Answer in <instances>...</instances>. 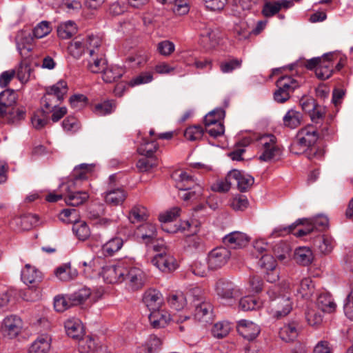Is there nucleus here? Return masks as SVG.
Here are the masks:
<instances>
[{"instance_id": "5701e85b", "label": "nucleus", "mask_w": 353, "mask_h": 353, "mask_svg": "<svg viewBox=\"0 0 353 353\" xmlns=\"http://www.w3.org/2000/svg\"><path fill=\"white\" fill-rule=\"evenodd\" d=\"M22 281L26 285L36 284L41 279V273L35 267L26 264L21 270Z\"/></svg>"}, {"instance_id": "79ce46f5", "label": "nucleus", "mask_w": 353, "mask_h": 353, "mask_svg": "<svg viewBox=\"0 0 353 353\" xmlns=\"http://www.w3.org/2000/svg\"><path fill=\"white\" fill-rule=\"evenodd\" d=\"M123 245V240L120 237H114L110 239L102 246V251L105 255L112 256L118 252Z\"/></svg>"}, {"instance_id": "4c0bfd02", "label": "nucleus", "mask_w": 353, "mask_h": 353, "mask_svg": "<svg viewBox=\"0 0 353 353\" xmlns=\"http://www.w3.org/2000/svg\"><path fill=\"white\" fill-rule=\"evenodd\" d=\"M225 112L221 108H216L204 117V123L206 127H210L212 125H217L219 123H223L225 117Z\"/></svg>"}, {"instance_id": "a878e982", "label": "nucleus", "mask_w": 353, "mask_h": 353, "mask_svg": "<svg viewBox=\"0 0 353 353\" xmlns=\"http://www.w3.org/2000/svg\"><path fill=\"white\" fill-rule=\"evenodd\" d=\"M125 73V70L117 65L105 66L101 72L102 79L105 83H113L117 81Z\"/></svg>"}, {"instance_id": "09e8293b", "label": "nucleus", "mask_w": 353, "mask_h": 353, "mask_svg": "<svg viewBox=\"0 0 353 353\" xmlns=\"http://www.w3.org/2000/svg\"><path fill=\"white\" fill-rule=\"evenodd\" d=\"M290 245L282 241L276 243L273 247V252L275 256L281 261H283L290 258Z\"/></svg>"}, {"instance_id": "864d4df0", "label": "nucleus", "mask_w": 353, "mask_h": 353, "mask_svg": "<svg viewBox=\"0 0 353 353\" xmlns=\"http://www.w3.org/2000/svg\"><path fill=\"white\" fill-rule=\"evenodd\" d=\"M50 343L47 338L39 337L34 341L29 348V353H47Z\"/></svg>"}, {"instance_id": "7ed1b4c3", "label": "nucleus", "mask_w": 353, "mask_h": 353, "mask_svg": "<svg viewBox=\"0 0 353 353\" xmlns=\"http://www.w3.org/2000/svg\"><path fill=\"white\" fill-rule=\"evenodd\" d=\"M280 289L279 286L274 285L268 291V294L274 302L272 306L274 307V316L281 318L288 314L292 310V302L288 296H276Z\"/></svg>"}, {"instance_id": "4be33fe9", "label": "nucleus", "mask_w": 353, "mask_h": 353, "mask_svg": "<svg viewBox=\"0 0 353 353\" xmlns=\"http://www.w3.org/2000/svg\"><path fill=\"white\" fill-rule=\"evenodd\" d=\"M148 319L154 328L164 327L171 320L170 314L167 311L159 309L152 311Z\"/></svg>"}, {"instance_id": "052dcab7", "label": "nucleus", "mask_w": 353, "mask_h": 353, "mask_svg": "<svg viewBox=\"0 0 353 353\" xmlns=\"http://www.w3.org/2000/svg\"><path fill=\"white\" fill-rule=\"evenodd\" d=\"M230 329L231 327L229 323L219 322L213 326L212 334L215 338L222 339L229 334Z\"/></svg>"}, {"instance_id": "5fc2aeb1", "label": "nucleus", "mask_w": 353, "mask_h": 353, "mask_svg": "<svg viewBox=\"0 0 353 353\" xmlns=\"http://www.w3.org/2000/svg\"><path fill=\"white\" fill-rule=\"evenodd\" d=\"M68 50L72 57L77 59L79 58L83 53L86 52L83 39L77 38L74 39L69 45Z\"/></svg>"}, {"instance_id": "aec40b11", "label": "nucleus", "mask_w": 353, "mask_h": 353, "mask_svg": "<svg viewBox=\"0 0 353 353\" xmlns=\"http://www.w3.org/2000/svg\"><path fill=\"white\" fill-rule=\"evenodd\" d=\"M26 115V110L25 108L14 106L6 110L1 119H5L8 124L18 125L25 119Z\"/></svg>"}, {"instance_id": "9d476101", "label": "nucleus", "mask_w": 353, "mask_h": 353, "mask_svg": "<svg viewBox=\"0 0 353 353\" xmlns=\"http://www.w3.org/2000/svg\"><path fill=\"white\" fill-rule=\"evenodd\" d=\"M238 333L245 339L254 341L259 334L261 330L258 325L245 319L240 320L236 325Z\"/></svg>"}, {"instance_id": "f03ea898", "label": "nucleus", "mask_w": 353, "mask_h": 353, "mask_svg": "<svg viewBox=\"0 0 353 353\" xmlns=\"http://www.w3.org/2000/svg\"><path fill=\"white\" fill-rule=\"evenodd\" d=\"M154 250L159 252L152 259V263L162 272L174 270L177 264L174 256L166 251L163 243L154 245Z\"/></svg>"}, {"instance_id": "f704fd0d", "label": "nucleus", "mask_w": 353, "mask_h": 353, "mask_svg": "<svg viewBox=\"0 0 353 353\" xmlns=\"http://www.w3.org/2000/svg\"><path fill=\"white\" fill-rule=\"evenodd\" d=\"M276 88L292 94L295 89L299 87V82L291 76H282L276 82Z\"/></svg>"}, {"instance_id": "6ab92c4d", "label": "nucleus", "mask_w": 353, "mask_h": 353, "mask_svg": "<svg viewBox=\"0 0 353 353\" xmlns=\"http://www.w3.org/2000/svg\"><path fill=\"white\" fill-rule=\"evenodd\" d=\"M32 37L25 32H19L15 37L17 50L22 57H28L32 50Z\"/></svg>"}, {"instance_id": "c9c22d12", "label": "nucleus", "mask_w": 353, "mask_h": 353, "mask_svg": "<svg viewBox=\"0 0 353 353\" xmlns=\"http://www.w3.org/2000/svg\"><path fill=\"white\" fill-rule=\"evenodd\" d=\"M201 42L204 48H214L217 43L216 34L210 27L205 28L201 32Z\"/></svg>"}, {"instance_id": "603ef678", "label": "nucleus", "mask_w": 353, "mask_h": 353, "mask_svg": "<svg viewBox=\"0 0 353 353\" xmlns=\"http://www.w3.org/2000/svg\"><path fill=\"white\" fill-rule=\"evenodd\" d=\"M242 60L240 59H230L223 61L219 63V68L222 73H231L241 67Z\"/></svg>"}, {"instance_id": "2f4dec72", "label": "nucleus", "mask_w": 353, "mask_h": 353, "mask_svg": "<svg viewBox=\"0 0 353 353\" xmlns=\"http://www.w3.org/2000/svg\"><path fill=\"white\" fill-rule=\"evenodd\" d=\"M303 119L302 113L294 109L289 110L283 117L285 126L294 129L301 125Z\"/></svg>"}, {"instance_id": "774afa93", "label": "nucleus", "mask_w": 353, "mask_h": 353, "mask_svg": "<svg viewBox=\"0 0 353 353\" xmlns=\"http://www.w3.org/2000/svg\"><path fill=\"white\" fill-rule=\"evenodd\" d=\"M157 143L154 141H144L138 148V152L141 155L146 157H152L157 150Z\"/></svg>"}, {"instance_id": "37998d69", "label": "nucleus", "mask_w": 353, "mask_h": 353, "mask_svg": "<svg viewBox=\"0 0 353 353\" xmlns=\"http://www.w3.org/2000/svg\"><path fill=\"white\" fill-rule=\"evenodd\" d=\"M168 303L173 309L180 311L187 304V298L181 292L172 293L168 298Z\"/></svg>"}, {"instance_id": "e433bc0d", "label": "nucleus", "mask_w": 353, "mask_h": 353, "mask_svg": "<svg viewBox=\"0 0 353 353\" xmlns=\"http://www.w3.org/2000/svg\"><path fill=\"white\" fill-rule=\"evenodd\" d=\"M252 26V23H249L246 21H241L234 27L235 37L240 41L248 39L250 34H252L251 30Z\"/></svg>"}, {"instance_id": "39448f33", "label": "nucleus", "mask_w": 353, "mask_h": 353, "mask_svg": "<svg viewBox=\"0 0 353 353\" xmlns=\"http://www.w3.org/2000/svg\"><path fill=\"white\" fill-rule=\"evenodd\" d=\"M339 54L330 52L322 56L320 65L316 68V77L320 80H326L332 77L334 72V64L337 61Z\"/></svg>"}, {"instance_id": "680f3d73", "label": "nucleus", "mask_w": 353, "mask_h": 353, "mask_svg": "<svg viewBox=\"0 0 353 353\" xmlns=\"http://www.w3.org/2000/svg\"><path fill=\"white\" fill-rule=\"evenodd\" d=\"M115 105L112 101H105L100 103H97L94 106V112L99 116H105L111 114L114 111Z\"/></svg>"}, {"instance_id": "3c124183", "label": "nucleus", "mask_w": 353, "mask_h": 353, "mask_svg": "<svg viewBox=\"0 0 353 353\" xmlns=\"http://www.w3.org/2000/svg\"><path fill=\"white\" fill-rule=\"evenodd\" d=\"M261 303L252 296H245L239 301V307L243 311H249L261 307Z\"/></svg>"}, {"instance_id": "9b49d317", "label": "nucleus", "mask_w": 353, "mask_h": 353, "mask_svg": "<svg viewBox=\"0 0 353 353\" xmlns=\"http://www.w3.org/2000/svg\"><path fill=\"white\" fill-rule=\"evenodd\" d=\"M87 61V68L92 73H101L107 65L103 51L91 50Z\"/></svg>"}, {"instance_id": "bb28decb", "label": "nucleus", "mask_w": 353, "mask_h": 353, "mask_svg": "<svg viewBox=\"0 0 353 353\" xmlns=\"http://www.w3.org/2000/svg\"><path fill=\"white\" fill-rule=\"evenodd\" d=\"M194 318L198 321L208 322L211 320L212 307L207 302L202 301L195 303Z\"/></svg>"}, {"instance_id": "dca6fc26", "label": "nucleus", "mask_w": 353, "mask_h": 353, "mask_svg": "<svg viewBox=\"0 0 353 353\" xmlns=\"http://www.w3.org/2000/svg\"><path fill=\"white\" fill-rule=\"evenodd\" d=\"M229 179H233V184L236 183L241 192H245L254 183L252 176L237 170L229 172Z\"/></svg>"}, {"instance_id": "cd10ccee", "label": "nucleus", "mask_w": 353, "mask_h": 353, "mask_svg": "<svg viewBox=\"0 0 353 353\" xmlns=\"http://www.w3.org/2000/svg\"><path fill=\"white\" fill-rule=\"evenodd\" d=\"M79 351L81 353H99L103 352L102 346H97L94 339L89 336L79 339Z\"/></svg>"}, {"instance_id": "a211bd4d", "label": "nucleus", "mask_w": 353, "mask_h": 353, "mask_svg": "<svg viewBox=\"0 0 353 353\" xmlns=\"http://www.w3.org/2000/svg\"><path fill=\"white\" fill-rule=\"evenodd\" d=\"M173 177L176 181V187L180 191L190 190L192 187L199 185L194 178L185 172H175Z\"/></svg>"}, {"instance_id": "2eb2a0df", "label": "nucleus", "mask_w": 353, "mask_h": 353, "mask_svg": "<svg viewBox=\"0 0 353 353\" xmlns=\"http://www.w3.org/2000/svg\"><path fill=\"white\" fill-rule=\"evenodd\" d=\"M217 295L225 299H232L239 294V290L231 281L220 279L216 283Z\"/></svg>"}, {"instance_id": "a19ab883", "label": "nucleus", "mask_w": 353, "mask_h": 353, "mask_svg": "<svg viewBox=\"0 0 353 353\" xmlns=\"http://www.w3.org/2000/svg\"><path fill=\"white\" fill-rule=\"evenodd\" d=\"M77 32V26L72 21H67L60 23L57 27V34L61 39L70 38Z\"/></svg>"}, {"instance_id": "de8ad7c7", "label": "nucleus", "mask_w": 353, "mask_h": 353, "mask_svg": "<svg viewBox=\"0 0 353 353\" xmlns=\"http://www.w3.org/2000/svg\"><path fill=\"white\" fill-rule=\"evenodd\" d=\"M68 90V84L63 80H59L52 86L48 87L46 91L58 97V99L63 100Z\"/></svg>"}, {"instance_id": "f8f14e48", "label": "nucleus", "mask_w": 353, "mask_h": 353, "mask_svg": "<svg viewBox=\"0 0 353 353\" xmlns=\"http://www.w3.org/2000/svg\"><path fill=\"white\" fill-rule=\"evenodd\" d=\"M223 241L231 249H239L244 248L248 244L250 237L243 232L234 231L225 235Z\"/></svg>"}, {"instance_id": "a18cd8bd", "label": "nucleus", "mask_w": 353, "mask_h": 353, "mask_svg": "<svg viewBox=\"0 0 353 353\" xmlns=\"http://www.w3.org/2000/svg\"><path fill=\"white\" fill-rule=\"evenodd\" d=\"M161 340L155 335H150L147 341L138 349L139 353H154L161 346Z\"/></svg>"}, {"instance_id": "bf43d9fd", "label": "nucleus", "mask_w": 353, "mask_h": 353, "mask_svg": "<svg viewBox=\"0 0 353 353\" xmlns=\"http://www.w3.org/2000/svg\"><path fill=\"white\" fill-rule=\"evenodd\" d=\"M204 130L201 125H193L187 128L184 132L186 139L194 141L200 140L203 135Z\"/></svg>"}, {"instance_id": "c03bdc74", "label": "nucleus", "mask_w": 353, "mask_h": 353, "mask_svg": "<svg viewBox=\"0 0 353 353\" xmlns=\"http://www.w3.org/2000/svg\"><path fill=\"white\" fill-rule=\"evenodd\" d=\"M63 100L58 99L54 95L46 91V94L42 97L41 101V109H43L48 113H50L53 109L57 108Z\"/></svg>"}, {"instance_id": "338daca9", "label": "nucleus", "mask_w": 353, "mask_h": 353, "mask_svg": "<svg viewBox=\"0 0 353 353\" xmlns=\"http://www.w3.org/2000/svg\"><path fill=\"white\" fill-rule=\"evenodd\" d=\"M91 290L88 288H83L70 295L74 305L83 303L90 295Z\"/></svg>"}, {"instance_id": "1a4fd4ad", "label": "nucleus", "mask_w": 353, "mask_h": 353, "mask_svg": "<svg viewBox=\"0 0 353 353\" xmlns=\"http://www.w3.org/2000/svg\"><path fill=\"white\" fill-rule=\"evenodd\" d=\"M231 253L225 247H217L211 250L208 256V265L210 269L216 270L224 266L229 261Z\"/></svg>"}, {"instance_id": "7c9ffc66", "label": "nucleus", "mask_w": 353, "mask_h": 353, "mask_svg": "<svg viewBox=\"0 0 353 353\" xmlns=\"http://www.w3.org/2000/svg\"><path fill=\"white\" fill-rule=\"evenodd\" d=\"M54 274L62 281H69L75 279L78 274L77 270L72 268L70 263H65L58 267Z\"/></svg>"}, {"instance_id": "b1692460", "label": "nucleus", "mask_w": 353, "mask_h": 353, "mask_svg": "<svg viewBox=\"0 0 353 353\" xmlns=\"http://www.w3.org/2000/svg\"><path fill=\"white\" fill-rule=\"evenodd\" d=\"M143 301L150 311L157 310L162 303L161 294L156 290H147L143 294Z\"/></svg>"}, {"instance_id": "423d86ee", "label": "nucleus", "mask_w": 353, "mask_h": 353, "mask_svg": "<svg viewBox=\"0 0 353 353\" xmlns=\"http://www.w3.org/2000/svg\"><path fill=\"white\" fill-rule=\"evenodd\" d=\"M22 327V320L19 316L10 315L3 320L0 331L4 337L14 339L19 334Z\"/></svg>"}, {"instance_id": "58836bf2", "label": "nucleus", "mask_w": 353, "mask_h": 353, "mask_svg": "<svg viewBox=\"0 0 353 353\" xmlns=\"http://www.w3.org/2000/svg\"><path fill=\"white\" fill-rule=\"evenodd\" d=\"M146 243L152 242L157 236L156 226L152 223H146L138 230V234Z\"/></svg>"}, {"instance_id": "f257e3e1", "label": "nucleus", "mask_w": 353, "mask_h": 353, "mask_svg": "<svg viewBox=\"0 0 353 353\" xmlns=\"http://www.w3.org/2000/svg\"><path fill=\"white\" fill-rule=\"evenodd\" d=\"M276 139L272 134H264L259 139L261 146L259 159L263 161H277L281 158V150L276 143Z\"/></svg>"}, {"instance_id": "20e7f679", "label": "nucleus", "mask_w": 353, "mask_h": 353, "mask_svg": "<svg viewBox=\"0 0 353 353\" xmlns=\"http://www.w3.org/2000/svg\"><path fill=\"white\" fill-rule=\"evenodd\" d=\"M123 281L132 290H137L144 286L146 282V275L139 268L125 267Z\"/></svg>"}, {"instance_id": "c756f323", "label": "nucleus", "mask_w": 353, "mask_h": 353, "mask_svg": "<svg viewBox=\"0 0 353 353\" xmlns=\"http://www.w3.org/2000/svg\"><path fill=\"white\" fill-rule=\"evenodd\" d=\"M299 334V324L295 322H291L288 324H285L281 327L279 331L280 338L286 342L294 341Z\"/></svg>"}, {"instance_id": "6e6d98bb", "label": "nucleus", "mask_w": 353, "mask_h": 353, "mask_svg": "<svg viewBox=\"0 0 353 353\" xmlns=\"http://www.w3.org/2000/svg\"><path fill=\"white\" fill-rule=\"evenodd\" d=\"M72 230L79 240L84 241L90 235V230L84 221L74 223Z\"/></svg>"}, {"instance_id": "69168bd1", "label": "nucleus", "mask_w": 353, "mask_h": 353, "mask_svg": "<svg viewBox=\"0 0 353 353\" xmlns=\"http://www.w3.org/2000/svg\"><path fill=\"white\" fill-rule=\"evenodd\" d=\"M323 313L319 309H309L305 314L307 323L312 326L321 324L323 321Z\"/></svg>"}, {"instance_id": "4d7b16f0", "label": "nucleus", "mask_w": 353, "mask_h": 353, "mask_svg": "<svg viewBox=\"0 0 353 353\" xmlns=\"http://www.w3.org/2000/svg\"><path fill=\"white\" fill-rule=\"evenodd\" d=\"M72 306H74V304L70 295L57 296L54 298V307L57 312H62Z\"/></svg>"}, {"instance_id": "c85d7f7f", "label": "nucleus", "mask_w": 353, "mask_h": 353, "mask_svg": "<svg viewBox=\"0 0 353 353\" xmlns=\"http://www.w3.org/2000/svg\"><path fill=\"white\" fill-rule=\"evenodd\" d=\"M294 258L298 264L307 266L313 261L314 255L310 248L299 247L295 250Z\"/></svg>"}, {"instance_id": "0e129e2a", "label": "nucleus", "mask_w": 353, "mask_h": 353, "mask_svg": "<svg viewBox=\"0 0 353 353\" xmlns=\"http://www.w3.org/2000/svg\"><path fill=\"white\" fill-rule=\"evenodd\" d=\"M18 221L23 230H28L38 224L39 217L36 214H28L21 216Z\"/></svg>"}, {"instance_id": "49530a36", "label": "nucleus", "mask_w": 353, "mask_h": 353, "mask_svg": "<svg viewBox=\"0 0 353 353\" xmlns=\"http://www.w3.org/2000/svg\"><path fill=\"white\" fill-rule=\"evenodd\" d=\"M49 114L41 108L36 110L31 117V123L33 127L37 130L44 128L48 122Z\"/></svg>"}, {"instance_id": "13d9d810", "label": "nucleus", "mask_w": 353, "mask_h": 353, "mask_svg": "<svg viewBox=\"0 0 353 353\" xmlns=\"http://www.w3.org/2000/svg\"><path fill=\"white\" fill-rule=\"evenodd\" d=\"M147 217V210L141 205L134 206L130 212L128 219L132 223L144 221Z\"/></svg>"}, {"instance_id": "ea45409f", "label": "nucleus", "mask_w": 353, "mask_h": 353, "mask_svg": "<svg viewBox=\"0 0 353 353\" xmlns=\"http://www.w3.org/2000/svg\"><path fill=\"white\" fill-rule=\"evenodd\" d=\"M314 285L310 278L303 279L296 289L297 295L303 299H309L313 294Z\"/></svg>"}, {"instance_id": "393cba45", "label": "nucleus", "mask_w": 353, "mask_h": 353, "mask_svg": "<svg viewBox=\"0 0 353 353\" xmlns=\"http://www.w3.org/2000/svg\"><path fill=\"white\" fill-rule=\"evenodd\" d=\"M65 329L69 337L79 340L83 336V325L78 319H68L65 322Z\"/></svg>"}, {"instance_id": "412c9836", "label": "nucleus", "mask_w": 353, "mask_h": 353, "mask_svg": "<svg viewBox=\"0 0 353 353\" xmlns=\"http://www.w3.org/2000/svg\"><path fill=\"white\" fill-rule=\"evenodd\" d=\"M127 197V192L122 188H110L105 194V202L113 206L122 205Z\"/></svg>"}, {"instance_id": "473e14b6", "label": "nucleus", "mask_w": 353, "mask_h": 353, "mask_svg": "<svg viewBox=\"0 0 353 353\" xmlns=\"http://www.w3.org/2000/svg\"><path fill=\"white\" fill-rule=\"evenodd\" d=\"M314 245L321 254H327L334 248V240L327 236H319L314 240Z\"/></svg>"}, {"instance_id": "ddd939ff", "label": "nucleus", "mask_w": 353, "mask_h": 353, "mask_svg": "<svg viewBox=\"0 0 353 353\" xmlns=\"http://www.w3.org/2000/svg\"><path fill=\"white\" fill-rule=\"evenodd\" d=\"M125 267L122 265H108L102 269L103 279L108 283H116L123 281Z\"/></svg>"}, {"instance_id": "6e6552de", "label": "nucleus", "mask_w": 353, "mask_h": 353, "mask_svg": "<svg viewBox=\"0 0 353 353\" xmlns=\"http://www.w3.org/2000/svg\"><path fill=\"white\" fill-rule=\"evenodd\" d=\"M318 138L316 128L311 125H307L298 132L293 147L300 146L303 149L307 148L314 144Z\"/></svg>"}, {"instance_id": "f3484780", "label": "nucleus", "mask_w": 353, "mask_h": 353, "mask_svg": "<svg viewBox=\"0 0 353 353\" xmlns=\"http://www.w3.org/2000/svg\"><path fill=\"white\" fill-rule=\"evenodd\" d=\"M17 94L12 89H6L0 92V119L6 110L16 105Z\"/></svg>"}, {"instance_id": "4468645a", "label": "nucleus", "mask_w": 353, "mask_h": 353, "mask_svg": "<svg viewBox=\"0 0 353 353\" xmlns=\"http://www.w3.org/2000/svg\"><path fill=\"white\" fill-rule=\"evenodd\" d=\"M67 196L65 198V201L67 205L72 206H78L83 204L89 197V195L85 191L78 190L80 187H72L69 188V184L65 183Z\"/></svg>"}, {"instance_id": "8fccbe9b", "label": "nucleus", "mask_w": 353, "mask_h": 353, "mask_svg": "<svg viewBox=\"0 0 353 353\" xmlns=\"http://www.w3.org/2000/svg\"><path fill=\"white\" fill-rule=\"evenodd\" d=\"M83 41L86 52H88L89 55L90 54V51L92 50L94 51H103L101 48L102 43L101 39L97 35H89L83 39Z\"/></svg>"}, {"instance_id": "e2e57ef3", "label": "nucleus", "mask_w": 353, "mask_h": 353, "mask_svg": "<svg viewBox=\"0 0 353 353\" xmlns=\"http://www.w3.org/2000/svg\"><path fill=\"white\" fill-rule=\"evenodd\" d=\"M202 194V187L199 185L192 187L190 190L181 191L179 196L185 201H193L199 199Z\"/></svg>"}, {"instance_id": "0eeeda50", "label": "nucleus", "mask_w": 353, "mask_h": 353, "mask_svg": "<svg viewBox=\"0 0 353 353\" xmlns=\"http://www.w3.org/2000/svg\"><path fill=\"white\" fill-rule=\"evenodd\" d=\"M94 169L93 164L81 163L73 169L70 178L65 183L69 184V188L72 187H81L83 181L88 180Z\"/></svg>"}, {"instance_id": "72a5a7b5", "label": "nucleus", "mask_w": 353, "mask_h": 353, "mask_svg": "<svg viewBox=\"0 0 353 353\" xmlns=\"http://www.w3.org/2000/svg\"><path fill=\"white\" fill-rule=\"evenodd\" d=\"M317 309L323 312L330 313L335 310L336 304L332 296L327 294H321L316 301Z\"/></svg>"}]
</instances>
